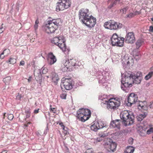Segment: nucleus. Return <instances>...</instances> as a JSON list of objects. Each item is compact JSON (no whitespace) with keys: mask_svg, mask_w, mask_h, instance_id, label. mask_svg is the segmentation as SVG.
<instances>
[{"mask_svg":"<svg viewBox=\"0 0 153 153\" xmlns=\"http://www.w3.org/2000/svg\"><path fill=\"white\" fill-rule=\"evenodd\" d=\"M79 17L82 23L88 27L91 28L93 27L96 23V19L92 16H90L88 9L82 8L79 11Z\"/></svg>","mask_w":153,"mask_h":153,"instance_id":"nucleus-1","label":"nucleus"},{"mask_svg":"<svg viewBox=\"0 0 153 153\" xmlns=\"http://www.w3.org/2000/svg\"><path fill=\"white\" fill-rule=\"evenodd\" d=\"M80 65L79 62L75 59H65L63 61V65L61 66V70L63 72L73 70L74 69L79 68Z\"/></svg>","mask_w":153,"mask_h":153,"instance_id":"nucleus-2","label":"nucleus"},{"mask_svg":"<svg viewBox=\"0 0 153 153\" xmlns=\"http://www.w3.org/2000/svg\"><path fill=\"white\" fill-rule=\"evenodd\" d=\"M64 37L62 36L54 37L51 40L52 43L57 45L63 52L68 53L70 50L66 47Z\"/></svg>","mask_w":153,"mask_h":153,"instance_id":"nucleus-3","label":"nucleus"},{"mask_svg":"<svg viewBox=\"0 0 153 153\" xmlns=\"http://www.w3.org/2000/svg\"><path fill=\"white\" fill-rule=\"evenodd\" d=\"M91 115V112L89 109L81 108L78 111L76 117L79 121L84 122L88 119Z\"/></svg>","mask_w":153,"mask_h":153,"instance_id":"nucleus-4","label":"nucleus"},{"mask_svg":"<svg viewBox=\"0 0 153 153\" xmlns=\"http://www.w3.org/2000/svg\"><path fill=\"white\" fill-rule=\"evenodd\" d=\"M120 117L122 120V123L126 126L132 125L134 122V115H130L127 111L121 113Z\"/></svg>","mask_w":153,"mask_h":153,"instance_id":"nucleus-5","label":"nucleus"},{"mask_svg":"<svg viewBox=\"0 0 153 153\" xmlns=\"http://www.w3.org/2000/svg\"><path fill=\"white\" fill-rule=\"evenodd\" d=\"M121 99L115 98H111L109 100H103V103L107 105V108L109 110H115L118 108L120 104Z\"/></svg>","mask_w":153,"mask_h":153,"instance_id":"nucleus-6","label":"nucleus"},{"mask_svg":"<svg viewBox=\"0 0 153 153\" xmlns=\"http://www.w3.org/2000/svg\"><path fill=\"white\" fill-rule=\"evenodd\" d=\"M130 76L127 72H126L125 74V77L122 78L121 80V88L122 90L126 92L127 91V90L128 87L131 86V81L133 79L130 78Z\"/></svg>","mask_w":153,"mask_h":153,"instance_id":"nucleus-7","label":"nucleus"},{"mask_svg":"<svg viewBox=\"0 0 153 153\" xmlns=\"http://www.w3.org/2000/svg\"><path fill=\"white\" fill-rule=\"evenodd\" d=\"M71 4L69 0H59L56 4V10L57 11L63 10L68 8Z\"/></svg>","mask_w":153,"mask_h":153,"instance_id":"nucleus-8","label":"nucleus"},{"mask_svg":"<svg viewBox=\"0 0 153 153\" xmlns=\"http://www.w3.org/2000/svg\"><path fill=\"white\" fill-rule=\"evenodd\" d=\"M125 38L119 37L116 33L113 34L111 38V41L113 46H122L123 45Z\"/></svg>","mask_w":153,"mask_h":153,"instance_id":"nucleus-9","label":"nucleus"},{"mask_svg":"<svg viewBox=\"0 0 153 153\" xmlns=\"http://www.w3.org/2000/svg\"><path fill=\"white\" fill-rule=\"evenodd\" d=\"M105 148L110 152H114L116 150L117 144L111 140L107 141L104 144Z\"/></svg>","mask_w":153,"mask_h":153,"instance_id":"nucleus-10","label":"nucleus"},{"mask_svg":"<svg viewBox=\"0 0 153 153\" xmlns=\"http://www.w3.org/2000/svg\"><path fill=\"white\" fill-rule=\"evenodd\" d=\"M107 126L105 124L103 123L102 121H98L95 122L94 124L90 126L91 130L96 132L101 128L104 127L107 128Z\"/></svg>","mask_w":153,"mask_h":153,"instance_id":"nucleus-11","label":"nucleus"},{"mask_svg":"<svg viewBox=\"0 0 153 153\" xmlns=\"http://www.w3.org/2000/svg\"><path fill=\"white\" fill-rule=\"evenodd\" d=\"M138 97L134 93L130 94L127 98L128 103L127 104L128 106H131L132 105L137 102Z\"/></svg>","mask_w":153,"mask_h":153,"instance_id":"nucleus-12","label":"nucleus"},{"mask_svg":"<svg viewBox=\"0 0 153 153\" xmlns=\"http://www.w3.org/2000/svg\"><path fill=\"white\" fill-rule=\"evenodd\" d=\"M62 83L63 86L67 90H69L72 88V81L71 79L63 78L62 79Z\"/></svg>","mask_w":153,"mask_h":153,"instance_id":"nucleus-13","label":"nucleus"},{"mask_svg":"<svg viewBox=\"0 0 153 153\" xmlns=\"http://www.w3.org/2000/svg\"><path fill=\"white\" fill-rule=\"evenodd\" d=\"M46 24L45 28L46 32L48 33H53L57 29V27L56 26H54L51 24L50 22H48Z\"/></svg>","mask_w":153,"mask_h":153,"instance_id":"nucleus-14","label":"nucleus"},{"mask_svg":"<svg viewBox=\"0 0 153 153\" xmlns=\"http://www.w3.org/2000/svg\"><path fill=\"white\" fill-rule=\"evenodd\" d=\"M130 76H129L130 78L132 79L133 80L131 81L132 82L136 84H139L140 83L141 80L142 79V77H136L135 76V74L134 73L131 71L127 72Z\"/></svg>","mask_w":153,"mask_h":153,"instance_id":"nucleus-15","label":"nucleus"},{"mask_svg":"<svg viewBox=\"0 0 153 153\" xmlns=\"http://www.w3.org/2000/svg\"><path fill=\"white\" fill-rule=\"evenodd\" d=\"M135 38L134 34L132 32L128 33L125 37V41L128 43H133L135 41Z\"/></svg>","mask_w":153,"mask_h":153,"instance_id":"nucleus-16","label":"nucleus"},{"mask_svg":"<svg viewBox=\"0 0 153 153\" xmlns=\"http://www.w3.org/2000/svg\"><path fill=\"white\" fill-rule=\"evenodd\" d=\"M47 60L48 64L51 65L54 64L57 60L56 57L52 53H48Z\"/></svg>","mask_w":153,"mask_h":153,"instance_id":"nucleus-17","label":"nucleus"},{"mask_svg":"<svg viewBox=\"0 0 153 153\" xmlns=\"http://www.w3.org/2000/svg\"><path fill=\"white\" fill-rule=\"evenodd\" d=\"M122 26V25L121 23L115 22H111V26L109 27V29L111 30H117L120 28Z\"/></svg>","mask_w":153,"mask_h":153,"instance_id":"nucleus-18","label":"nucleus"},{"mask_svg":"<svg viewBox=\"0 0 153 153\" xmlns=\"http://www.w3.org/2000/svg\"><path fill=\"white\" fill-rule=\"evenodd\" d=\"M121 121L120 120H114L111 121L110 123V126L112 127V128H117L118 129H120V123Z\"/></svg>","mask_w":153,"mask_h":153,"instance_id":"nucleus-19","label":"nucleus"},{"mask_svg":"<svg viewBox=\"0 0 153 153\" xmlns=\"http://www.w3.org/2000/svg\"><path fill=\"white\" fill-rule=\"evenodd\" d=\"M137 102L138 108L139 109H143L145 110H148V107H147V105H146V101H144L143 102L137 101Z\"/></svg>","mask_w":153,"mask_h":153,"instance_id":"nucleus-20","label":"nucleus"},{"mask_svg":"<svg viewBox=\"0 0 153 153\" xmlns=\"http://www.w3.org/2000/svg\"><path fill=\"white\" fill-rule=\"evenodd\" d=\"M34 75L36 77L35 78L40 79L42 78V74L41 70L37 67H34Z\"/></svg>","mask_w":153,"mask_h":153,"instance_id":"nucleus-21","label":"nucleus"},{"mask_svg":"<svg viewBox=\"0 0 153 153\" xmlns=\"http://www.w3.org/2000/svg\"><path fill=\"white\" fill-rule=\"evenodd\" d=\"M48 22H50L51 24H52V25L54 26H56L57 27V28L62 22L61 20L60 19H53L52 20L48 21Z\"/></svg>","mask_w":153,"mask_h":153,"instance_id":"nucleus-22","label":"nucleus"},{"mask_svg":"<svg viewBox=\"0 0 153 153\" xmlns=\"http://www.w3.org/2000/svg\"><path fill=\"white\" fill-rule=\"evenodd\" d=\"M120 0H108V8L111 9L112 7H115L118 3Z\"/></svg>","mask_w":153,"mask_h":153,"instance_id":"nucleus-23","label":"nucleus"},{"mask_svg":"<svg viewBox=\"0 0 153 153\" xmlns=\"http://www.w3.org/2000/svg\"><path fill=\"white\" fill-rule=\"evenodd\" d=\"M51 77L52 81H53L55 84H56L58 81L59 80V78L57 74L54 72H52L51 75Z\"/></svg>","mask_w":153,"mask_h":153,"instance_id":"nucleus-24","label":"nucleus"},{"mask_svg":"<svg viewBox=\"0 0 153 153\" xmlns=\"http://www.w3.org/2000/svg\"><path fill=\"white\" fill-rule=\"evenodd\" d=\"M101 76L109 80L111 78V73L110 72L104 71L102 73Z\"/></svg>","mask_w":153,"mask_h":153,"instance_id":"nucleus-25","label":"nucleus"},{"mask_svg":"<svg viewBox=\"0 0 153 153\" xmlns=\"http://www.w3.org/2000/svg\"><path fill=\"white\" fill-rule=\"evenodd\" d=\"M144 41L142 39H138L136 42L135 45H136V49H138L142 45L144 44Z\"/></svg>","mask_w":153,"mask_h":153,"instance_id":"nucleus-26","label":"nucleus"},{"mask_svg":"<svg viewBox=\"0 0 153 153\" xmlns=\"http://www.w3.org/2000/svg\"><path fill=\"white\" fill-rule=\"evenodd\" d=\"M97 78L99 79V82L100 83L103 84L104 83L106 82L108 80L103 77H102L101 75H99L97 76Z\"/></svg>","mask_w":153,"mask_h":153,"instance_id":"nucleus-27","label":"nucleus"},{"mask_svg":"<svg viewBox=\"0 0 153 153\" xmlns=\"http://www.w3.org/2000/svg\"><path fill=\"white\" fill-rule=\"evenodd\" d=\"M16 62V59L14 58H10L9 60L6 61L5 62V63H3V65H2L4 66V65H6V64H7L9 63V62L10 63V64H14Z\"/></svg>","mask_w":153,"mask_h":153,"instance_id":"nucleus-28","label":"nucleus"},{"mask_svg":"<svg viewBox=\"0 0 153 153\" xmlns=\"http://www.w3.org/2000/svg\"><path fill=\"white\" fill-rule=\"evenodd\" d=\"M146 114L144 113L141 114H140L137 117V120L138 121H141L146 116Z\"/></svg>","mask_w":153,"mask_h":153,"instance_id":"nucleus-29","label":"nucleus"},{"mask_svg":"<svg viewBox=\"0 0 153 153\" xmlns=\"http://www.w3.org/2000/svg\"><path fill=\"white\" fill-rule=\"evenodd\" d=\"M134 148L132 146H128L126 148V151L127 153H133L134 151Z\"/></svg>","mask_w":153,"mask_h":153,"instance_id":"nucleus-30","label":"nucleus"},{"mask_svg":"<svg viewBox=\"0 0 153 153\" xmlns=\"http://www.w3.org/2000/svg\"><path fill=\"white\" fill-rule=\"evenodd\" d=\"M11 80V77L10 76H8L5 78H4L3 81L5 83L6 85H8L9 84Z\"/></svg>","mask_w":153,"mask_h":153,"instance_id":"nucleus-31","label":"nucleus"},{"mask_svg":"<svg viewBox=\"0 0 153 153\" xmlns=\"http://www.w3.org/2000/svg\"><path fill=\"white\" fill-rule=\"evenodd\" d=\"M153 71H150L145 76V78L146 80H148L150 79L152 76Z\"/></svg>","mask_w":153,"mask_h":153,"instance_id":"nucleus-32","label":"nucleus"},{"mask_svg":"<svg viewBox=\"0 0 153 153\" xmlns=\"http://www.w3.org/2000/svg\"><path fill=\"white\" fill-rule=\"evenodd\" d=\"M98 135L100 137L102 138H104L108 135V134L106 133H105V132H100L98 134Z\"/></svg>","mask_w":153,"mask_h":153,"instance_id":"nucleus-33","label":"nucleus"},{"mask_svg":"<svg viewBox=\"0 0 153 153\" xmlns=\"http://www.w3.org/2000/svg\"><path fill=\"white\" fill-rule=\"evenodd\" d=\"M9 50L5 49L1 53L0 55V58L1 59H3L4 57V56H3V55L4 53H5L6 52H9Z\"/></svg>","mask_w":153,"mask_h":153,"instance_id":"nucleus-34","label":"nucleus"},{"mask_svg":"<svg viewBox=\"0 0 153 153\" xmlns=\"http://www.w3.org/2000/svg\"><path fill=\"white\" fill-rule=\"evenodd\" d=\"M111 22H106L105 23L104 26L105 28L109 29V27L111 26Z\"/></svg>","mask_w":153,"mask_h":153,"instance_id":"nucleus-35","label":"nucleus"},{"mask_svg":"<svg viewBox=\"0 0 153 153\" xmlns=\"http://www.w3.org/2000/svg\"><path fill=\"white\" fill-rule=\"evenodd\" d=\"M41 71H42V73L43 74H45L48 71V69L46 68H42L41 69Z\"/></svg>","mask_w":153,"mask_h":153,"instance_id":"nucleus-36","label":"nucleus"},{"mask_svg":"<svg viewBox=\"0 0 153 153\" xmlns=\"http://www.w3.org/2000/svg\"><path fill=\"white\" fill-rule=\"evenodd\" d=\"M7 116L8 119L10 120H12L13 118V115L12 114H7Z\"/></svg>","mask_w":153,"mask_h":153,"instance_id":"nucleus-37","label":"nucleus"},{"mask_svg":"<svg viewBox=\"0 0 153 153\" xmlns=\"http://www.w3.org/2000/svg\"><path fill=\"white\" fill-rule=\"evenodd\" d=\"M128 8L127 7H124L123 8L121 9L120 10L121 12H122L123 13H126V11L128 10Z\"/></svg>","mask_w":153,"mask_h":153,"instance_id":"nucleus-38","label":"nucleus"},{"mask_svg":"<svg viewBox=\"0 0 153 153\" xmlns=\"http://www.w3.org/2000/svg\"><path fill=\"white\" fill-rule=\"evenodd\" d=\"M134 139L131 137L129 138L128 140V143L129 144L132 145L133 143Z\"/></svg>","mask_w":153,"mask_h":153,"instance_id":"nucleus-39","label":"nucleus"},{"mask_svg":"<svg viewBox=\"0 0 153 153\" xmlns=\"http://www.w3.org/2000/svg\"><path fill=\"white\" fill-rule=\"evenodd\" d=\"M134 16V14L133 13H131L126 16L127 18H131L133 17Z\"/></svg>","mask_w":153,"mask_h":153,"instance_id":"nucleus-40","label":"nucleus"},{"mask_svg":"<svg viewBox=\"0 0 153 153\" xmlns=\"http://www.w3.org/2000/svg\"><path fill=\"white\" fill-rule=\"evenodd\" d=\"M142 74L140 72H138L136 75L135 74V76L136 77H142Z\"/></svg>","mask_w":153,"mask_h":153,"instance_id":"nucleus-41","label":"nucleus"},{"mask_svg":"<svg viewBox=\"0 0 153 153\" xmlns=\"http://www.w3.org/2000/svg\"><path fill=\"white\" fill-rule=\"evenodd\" d=\"M60 97L62 99H65L66 97V94L65 93L62 94L61 95Z\"/></svg>","mask_w":153,"mask_h":153,"instance_id":"nucleus-42","label":"nucleus"},{"mask_svg":"<svg viewBox=\"0 0 153 153\" xmlns=\"http://www.w3.org/2000/svg\"><path fill=\"white\" fill-rule=\"evenodd\" d=\"M153 132V129L152 128H150L149 129H148L147 132L148 134H150L151 132Z\"/></svg>","mask_w":153,"mask_h":153,"instance_id":"nucleus-43","label":"nucleus"},{"mask_svg":"<svg viewBox=\"0 0 153 153\" xmlns=\"http://www.w3.org/2000/svg\"><path fill=\"white\" fill-rule=\"evenodd\" d=\"M147 107H148H148H149L150 108H153V102H150V104L148 105H147Z\"/></svg>","mask_w":153,"mask_h":153,"instance_id":"nucleus-44","label":"nucleus"},{"mask_svg":"<svg viewBox=\"0 0 153 153\" xmlns=\"http://www.w3.org/2000/svg\"><path fill=\"white\" fill-rule=\"evenodd\" d=\"M3 24H2L0 28V33H2L4 30L5 29L2 26Z\"/></svg>","mask_w":153,"mask_h":153,"instance_id":"nucleus-45","label":"nucleus"},{"mask_svg":"<svg viewBox=\"0 0 153 153\" xmlns=\"http://www.w3.org/2000/svg\"><path fill=\"white\" fill-rule=\"evenodd\" d=\"M5 63V62H2L1 63V67L3 68H6L7 66V64H6V65H4V66L3 65V66L2 67L3 65V63Z\"/></svg>","mask_w":153,"mask_h":153,"instance_id":"nucleus-46","label":"nucleus"},{"mask_svg":"<svg viewBox=\"0 0 153 153\" xmlns=\"http://www.w3.org/2000/svg\"><path fill=\"white\" fill-rule=\"evenodd\" d=\"M50 111H52L53 113H55V111H56L55 108H51V105L50 106Z\"/></svg>","mask_w":153,"mask_h":153,"instance_id":"nucleus-47","label":"nucleus"},{"mask_svg":"<svg viewBox=\"0 0 153 153\" xmlns=\"http://www.w3.org/2000/svg\"><path fill=\"white\" fill-rule=\"evenodd\" d=\"M149 31L150 32L152 33L153 32V26H149Z\"/></svg>","mask_w":153,"mask_h":153,"instance_id":"nucleus-48","label":"nucleus"},{"mask_svg":"<svg viewBox=\"0 0 153 153\" xmlns=\"http://www.w3.org/2000/svg\"><path fill=\"white\" fill-rule=\"evenodd\" d=\"M67 127H65V129L63 130H64V133L66 135L69 134V132L67 130Z\"/></svg>","mask_w":153,"mask_h":153,"instance_id":"nucleus-49","label":"nucleus"},{"mask_svg":"<svg viewBox=\"0 0 153 153\" xmlns=\"http://www.w3.org/2000/svg\"><path fill=\"white\" fill-rule=\"evenodd\" d=\"M22 97L21 94H19L18 93V95L16 96V99L17 100H20Z\"/></svg>","mask_w":153,"mask_h":153,"instance_id":"nucleus-50","label":"nucleus"},{"mask_svg":"<svg viewBox=\"0 0 153 153\" xmlns=\"http://www.w3.org/2000/svg\"><path fill=\"white\" fill-rule=\"evenodd\" d=\"M27 114L26 115V117L27 118H29L30 116V112L28 111H27Z\"/></svg>","mask_w":153,"mask_h":153,"instance_id":"nucleus-51","label":"nucleus"},{"mask_svg":"<svg viewBox=\"0 0 153 153\" xmlns=\"http://www.w3.org/2000/svg\"><path fill=\"white\" fill-rule=\"evenodd\" d=\"M59 125L62 127V128L63 130H65V127L63 125L62 123H59Z\"/></svg>","mask_w":153,"mask_h":153,"instance_id":"nucleus-52","label":"nucleus"},{"mask_svg":"<svg viewBox=\"0 0 153 153\" xmlns=\"http://www.w3.org/2000/svg\"><path fill=\"white\" fill-rule=\"evenodd\" d=\"M39 108L35 110L34 111V113L36 114L38 113L39 112Z\"/></svg>","mask_w":153,"mask_h":153,"instance_id":"nucleus-53","label":"nucleus"},{"mask_svg":"<svg viewBox=\"0 0 153 153\" xmlns=\"http://www.w3.org/2000/svg\"><path fill=\"white\" fill-rule=\"evenodd\" d=\"M101 137H100L97 138V141L98 142H100V141H102V139L101 138Z\"/></svg>","mask_w":153,"mask_h":153,"instance_id":"nucleus-54","label":"nucleus"},{"mask_svg":"<svg viewBox=\"0 0 153 153\" xmlns=\"http://www.w3.org/2000/svg\"><path fill=\"white\" fill-rule=\"evenodd\" d=\"M48 128L47 127L44 130V134L46 135L48 131Z\"/></svg>","mask_w":153,"mask_h":153,"instance_id":"nucleus-55","label":"nucleus"},{"mask_svg":"<svg viewBox=\"0 0 153 153\" xmlns=\"http://www.w3.org/2000/svg\"><path fill=\"white\" fill-rule=\"evenodd\" d=\"M140 13V12L139 11H136L134 13V16L137 15H139Z\"/></svg>","mask_w":153,"mask_h":153,"instance_id":"nucleus-56","label":"nucleus"},{"mask_svg":"<svg viewBox=\"0 0 153 153\" xmlns=\"http://www.w3.org/2000/svg\"><path fill=\"white\" fill-rule=\"evenodd\" d=\"M25 64V62L23 61H22L20 62V65H24Z\"/></svg>","mask_w":153,"mask_h":153,"instance_id":"nucleus-57","label":"nucleus"},{"mask_svg":"<svg viewBox=\"0 0 153 153\" xmlns=\"http://www.w3.org/2000/svg\"><path fill=\"white\" fill-rule=\"evenodd\" d=\"M38 27V25L37 24H35L34 25V27L35 30H36L37 29Z\"/></svg>","mask_w":153,"mask_h":153,"instance_id":"nucleus-58","label":"nucleus"},{"mask_svg":"<svg viewBox=\"0 0 153 153\" xmlns=\"http://www.w3.org/2000/svg\"><path fill=\"white\" fill-rule=\"evenodd\" d=\"M39 23V20H38V19H36V21H35V24H37V25H38Z\"/></svg>","mask_w":153,"mask_h":153,"instance_id":"nucleus-59","label":"nucleus"},{"mask_svg":"<svg viewBox=\"0 0 153 153\" xmlns=\"http://www.w3.org/2000/svg\"><path fill=\"white\" fill-rule=\"evenodd\" d=\"M32 80V77L31 76L29 77V78L28 79V82H30Z\"/></svg>","mask_w":153,"mask_h":153,"instance_id":"nucleus-60","label":"nucleus"},{"mask_svg":"<svg viewBox=\"0 0 153 153\" xmlns=\"http://www.w3.org/2000/svg\"><path fill=\"white\" fill-rule=\"evenodd\" d=\"M37 135L38 136H39L40 135L41 136V134L39 133V132H38L37 133Z\"/></svg>","mask_w":153,"mask_h":153,"instance_id":"nucleus-61","label":"nucleus"},{"mask_svg":"<svg viewBox=\"0 0 153 153\" xmlns=\"http://www.w3.org/2000/svg\"><path fill=\"white\" fill-rule=\"evenodd\" d=\"M7 114H6V113H4V118H5V117H7Z\"/></svg>","mask_w":153,"mask_h":153,"instance_id":"nucleus-62","label":"nucleus"},{"mask_svg":"<svg viewBox=\"0 0 153 153\" xmlns=\"http://www.w3.org/2000/svg\"><path fill=\"white\" fill-rule=\"evenodd\" d=\"M135 56H139V53H136L135 55Z\"/></svg>","mask_w":153,"mask_h":153,"instance_id":"nucleus-63","label":"nucleus"},{"mask_svg":"<svg viewBox=\"0 0 153 153\" xmlns=\"http://www.w3.org/2000/svg\"><path fill=\"white\" fill-rule=\"evenodd\" d=\"M16 9H17L18 10H19V5H17L16 6Z\"/></svg>","mask_w":153,"mask_h":153,"instance_id":"nucleus-64","label":"nucleus"}]
</instances>
